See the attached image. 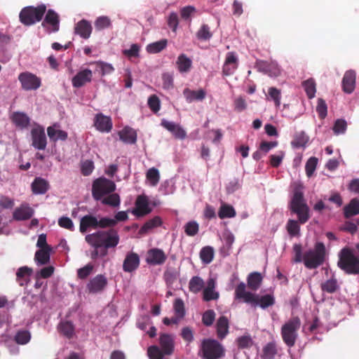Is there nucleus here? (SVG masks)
Segmentation results:
<instances>
[{
    "instance_id": "1",
    "label": "nucleus",
    "mask_w": 359,
    "mask_h": 359,
    "mask_svg": "<svg viewBox=\"0 0 359 359\" xmlns=\"http://www.w3.org/2000/svg\"><path fill=\"white\" fill-rule=\"evenodd\" d=\"M293 251L294 252V262L299 263L303 261L307 269H316L325 262L326 250L323 243H316L314 248L305 252L303 256L300 244H294Z\"/></svg>"
},
{
    "instance_id": "2",
    "label": "nucleus",
    "mask_w": 359,
    "mask_h": 359,
    "mask_svg": "<svg viewBox=\"0 0 359 359\" xmlns=\"http://www.w3.org/2000/svg\"><path fill=\"white\" fill-rule=\"evenodd\" d=\"M85 241L92 247L103 248L107 250L118 245L120 236L118 230L111 228L88 234Z\"/></svg>"
},
{
    "instance_id": "3",
    "label": "nucleus",
    "mask_w": 359,
    "mask_h": 359,
    "mask_svg": "<svg viewBox=\"0 0 359 359\" xmlns=\"http://www.w3.org/2000/svg\"><path fill=\"white\" fill-rule=\"evenodd\" d=\"M289 208L292 213L297 215L298 221L301 224L306 223L310 219V209L304 198L302 184H297L294 187Z\"/></svg>"
},
{
    "instance_id": "4",
    "label": "nucleus",
    "mask_w": 359,
    "mask_h": 359,
    "mask_svg": "<svg viewBox=\"0 0 359 359\" xmlns=\"http://www.w3.org/2000/svg\"><path fill=\"white\" fill-rule=\"evenodd\" d=\"M337 266L346 274H359V257L349 248H344L340 250Z\"/></svg>"
},
{
    "instance_id": "5",
    "label": "nucleus",
    "mask_w": 359,
    "mask_h": 359,
    "mask_svg": "<svg viewBox=\"0 0 359 359\" xmlns=\"http://www.w3.org/2000/svg\"><path fill=\"white\" fill-rule=\"evenodd\" d=\"M46 12V6L43 4L37 6H29L23 8L19 14L20 22L25 26H31L42 20Z\"/></svg>"
},
{
    "instance_id": "6",
    "label": "nucleus",
    "mask_w": 359,
    "mask_h": 359,
    "mask_svg": "<svg viewBox=\"0 0 359 359\" xmlns=\"http://www.w3.org/2000/svg\"><path fill=\"white\" fill-rule=\"evenodd\" d=\"M301 327V320L298 316L290 318L281 327V337L284 343L290 348L294 346L298 338V330Z\"/></svg>"
},
{
    "instance_id": "7",
    "label": "nucleus",
    "mask_w": 359,
    "mask_h": 359,
    "mask_svg": "<svg viewBox=\"0 0 359 359\" xmlns=\"http://www.w3.org/2000/svg\"><path fill=\"white\" fill-rule=\"evenodd\" d=\"M202 359H221L225 355L224 346L216 339H204L200 348Z\"/></svg>"
},
{
    "instance_id": "8",
    "label": "nucleus",
    "mask_w": 359,
    "mask_h": 359,
    "mask_svg": "<svg viewBox=\"0 0 359 359\" xmlns=\"http://www.w3.org/2000/svg\"><path fill=\"white\" fill-rule=\"evenodd\" d=\"M116 189L115 183L105 177H99L93 181L92 195L95 201H100L104 196L114 192Z\"/></svg>"
},
{
    "instance_id": "9",
    "label": "nucleus",
    "mask_w": 359,
    "mask_h": 359,
    "mask_svg": "<svg viewBox=\"0 0 359 359\" xmlns=\"http://www.w3.org/2000/svg\"><path fill=\"white\" fill-rule=\"evenodd\" d=\"M275 304V299L271 294L260 295L248 292V304L252 307H260L265 309Z\"/></svg>"
},
{
    "instance_id": "10",
    "label": "nucleus",
    "mask_w": 359,
    "mask_h": 359,
    "mask_svg": "<svg viewBox=\"0 0 359 359\" xmlns=\"http://www.w3.org/2000/svg\"><path fill=\"white\" fill-rule=\"evenodd\" d=\"M18 80L21 83L22 89L25 90H35L41 85V79L28 72L20 73Z\"/></svg>"
},
{
    "instance_id": "11",
    "label": "nucleus",
    "mask_w": 359,
    "mask_h": 359,
    "mask_svg": "<svg viewBox=\"0 0 359 359\" xmlns=\"http://www.w3.org/2000/svg\"><path fill=\"white\" fill-rule=\"evenodd\" d=\"M41 26L48 33L57 32L60 29V16L58 13L53 9L46 10Z\"/></svg>"
},
{
    "instance_id": "12",
    "label": "nucleus",
    "mask_w": 359,
    "mask_h": 359,
    "mask_svg": "<svg viewBox=\"0 0 359 359\" xmlns=\"http://www.w3.org/2000/svg\"><path fill=\"white\" fill-rule=\"evenodd\" d=\"M32 146L38 150H44L47 145V138L44 128L37 125L31 130Z\"/></svg>"
},
{
    "instance_id": "13",
    "label": "nucleus",
    "mask_w": 359,
    "mask_h": 359,
    "mask_svg": "<svg viewBox=\"0 0 359 359\" xmlns=\"http://www.w3.org/2000/svg\"><path fill=\"white\" fill-rule=\"evenodd\" d=\"M255 67L260 72L271 77H277L281 73V69L277 62L271 61L257 60Z\"/></svg>"
},
{
    "instance_id": "14",
    "label": "nucleus",
    "mask_w": 359,
    "mask_h": 359,
    "mask_svg": "<svg viewBox=\"0 0 359 359\" xmlns=\"http://www.w3.org/2000/svg\"><path fill=\"white\" fill-rule=\"evenodd\" d=\"M107 283V279L104 275H97L87 284V289L90 293H99L104 290Z\"/></svg>"
},
{
    "instance_id": "15",
    "label": "nucleus",
    "mask_w": 359,
    "mask_h": 359,
    "mask_svg": "<svg viewBox=\"0 0 359 359\" xmlns=\"http://www.w3.org/2000/svg\"><path fill=\"white\" fill-rule=\"evenodd\" d=\"M167 259L165 252L158 248H152L147 252L146 262L151 265H161Z\"/></svg>"
},
{
    "instance_id": "16",
    "label": "nucleus",
    "mask_w": 359,
    "mask_h": 359,
    "mask_svg": "<svg viewBox=\"0 0 359 359\" xmlns=\"http://www.w3.org/2000/svg\"><path fill=\"white\" fill-rule=\"evenodd\" d=\"M93 77L92 71L85 69L79 72L72 80V86L75 88H81L86 83L91 81Z\"/></svg>"
},
{
    "instance_id": "17",
    "label": "nucleus",
    "mask_w": 359,
    "mask_h": 359,
    "mask_svg": "<svg viewBox=\"0 0 359 359\" xmlns=\"http://www.w3.org/2000/svg\"><path fill=\"white\" fill-rule=\"evenodd\" d=\"M94 126L100 132L109 133L111 131L113 124L109 116L98 114L95 117Z\"/></svg>"
},
{
    "instance_id": "18",
    "label": "nucleus",
    "mask_w": 359,
    "mask_h": 359,
    "mask_svg": "<svg viewBox=\"0 0 359 359\" xmlns=\"http://www.w3.org/2000/svg\"><path fill=\"white\" fill-rule=\"evenodd\" d=\"M356 74L354 70L350 69L345 72L342 79V89L346 93H351L355 87Z\"/></svg>"
},
{
    "instance_id": "19",
    "label": "nucleus",
    "mask_w": 359,
    "mask_h": 359,
    "mask_svg": "<svg viewBox=\"0 0 359 359\" xmlns=\"http://www.w3.org/2000/svg\"><path fill=\"white\" fill-rule=\"evenodd\" d=\"M140 265V257L135 252H129L126 255L123 264V269L126 272H133L136 270Z\"/></svg>"
},
{
    "instance_id": "20",
    "label": "nucleus",
    "mask_w": 359,
    "mask_h": 359,
    "mask_svg": "<svg viewBox=\"0 0 359 359\" xmlns=\"http://www.w3.org/2000/svg\"><path fill=\"white\" fill-rule=\"evenodd\" d=\"M136 208L133 213L137 217H143L151 212V209L149 206L148 200L145 196H140L135 202Z\"/></svg>"
},
{
    "instance_id": "21",
    "label": "nucleus",
    "mask_w": 359,
    "mask_h": 359,
    "mask_svg": "<svg viewBox=\"0 0 359 359\" xmlns=\"http://www.w3.org/2000/svg\"><path fill=\"white\" fill-rule=\"evenodd\" d=\"M161 126L172 133L177 139L183 140L187 135L186 131L179 124L174 122L162 120Z\"/></svg>"
},
{
    "instance_id": "22",
    "label": "nucleus",
    "mask_w": 359,
    "mask_h": 359,
    "mask_svg": "<svg viewBox=\"0 0 359 359\" xmlns=\"http://www.w3.org/2000/svg\"><path fill=\"white\" fill-rule=\"evenodd\" d=\"M93 27L90 22L84 19L79 21L74 27L75 34L84 39H88L90 36Z\"/></svg>"
},
{
    "instance_id": "23",
    "label": "nucleus",
    "mask_w": 359,
    "mask_h": 359,
    "mask_svg": "<svg viewBox=\"0 0 359 359\" xmlns=\"http://www.w3.org/2000/svg\"><path fill=\"white\" fill-rule=\"evenodd\" d=\"M159 344L161 350L166 355H170L174 352V339L172 335L168 334H161Z\"/></svg>"
},
{
    "instance_id": "24",
    "label": "nucleus",
    "mask_w": 359,
    "mask_h": 359,
    "mask_svg": "<svg viewBox=\"0 0 359 359\" xmlns=\"http://www.w3.org/2000/svg\"><path fill=\"white\" fill-rule=\"evenodd\" d=\"M279 350L275 341H270L263 346L260 357L262 359H275Z\"/></svg>"
},
{
    "instance_id": "25",
    "label": "nucleus",
    "mask_w": 359,
    "mask_h": 359,
    "mask_svg": "<svg viewBox=\"0 0 359 359\" xmlns=\"http://www.w3.org/2000/svg\"><path fill=\"white\" fill-rule=\"evenodd\" d=\"M89 229H97V218L92 215H86L80 219V232L84 233Z\"/></svg>"
},
{
    "instance_id": "26",
    "label": "nucleus",
    "mask_w": 359,
    "mask_h": 359,
    "mask_svg": "<svg viewBox=\"0 0 359 359\" xmlns=\"http://www.w3.org/2000/svg\"><path fill=\"white\" fill-rule=\"evenodd\" d=\"M237 60L233 53L229 52L226 54L222 71L225 76L231 75L234 72L238 66Z\"/></svg>"
},
{
    "instance_id": "27",
    "label": "nucleus",
    "mask_w": 359,
    "mask_h": 359,
    "mask_svg": "<svg viewBox=\"0 0 359 359\" xmlns=\"http://www.w3.org/2000/svg\"><path fill=\"white\" fill-rule=\"evenodd\" d=\"M183 95L187 102L191 103L194 101H202L205 99L206 92L203 89L198 90H191L186 88L183 90Z\"/></svg>"
},
{
    "instance_id": "28",
    "label": "nucleus",
    "mask_w": 359,
    "mask_h": 359,
    "mask_svg": "<svg viewBox=\"0 0 359 359\" xmlns=\"http://www.w3.org/2000/svg\"><path fill=\"white\" fill-rule=\"evenodd\" d=\"M31 188L34 194H44L49 189L50 185L46 180L37 177L32 182Z\"/></svg>"
},
{
    "instance_id": "29",
    "label": "nucleus",
    "mask_w": 359,
    "mask_h": 359,
    "mask_svg": "<svg viewBox=\"0 0 359 359\" xmlns=\"http://www.w3.org/2000/svg\"><path fill=\"white\" fill-rule=\"evenodd\" d=\"M33 214L34 210L32 208L27 205H21L14 210L13 217L17 221H22L30 219Z\"/></svg>"
},
{
    "instance_id": "30",
    "label": "nucleus",
    "mask_w": 359,
    "mask_h": 359,
    "mask_svg": "<svg viewBox=\"0 0 359 359\" xmlns=\"http://www.w3.org/2000/svg\"><path fill=\"white\" fill-rule=\"evenodd\" d=\"M120 140L126 144H135L137 141L136 131L130 127H125L118 133Z\"/></svg>"
},
{
    "instance_id": "31",
    "label": "nucleus",
    "mask_w": 359,
    "mask_h": 359,
    "mask_svg": "<svg viewBox=\"0 0 359 359\" xmlns=\"http://www.w3.org/2000/svg\"><path fill=\"white\" fill-rule=\"evenodd\" d=\"M33 270L27 266L20 267L16 272V281L20 286H24L28 282Z\"/></svg>"
},
{
    "instance_id": "32",
    "label": "nucleus",
    "mask_w": 359,
    "mask_h": 359,
    "mask_svg": "<svg viewBox=\"0 0 359 359\" xmlns=\"http://www.w3.org/2000/svg\"><path fill=\"white\" fill-rule=\"evenodd\" d=\"M57 330L67 339H72L74 335L75 327L72 322L69 320L61 321L57 326Z\"/></svg>"
},
{
    "instance_id": "33",
    "label": "nucleus",
    "mask_w": 359,
    "mask_h": 359,
    "mask_svg": "<svg viewBox=\"0 0 359 359\" xmlns=\"http://www.w3.org/2000/svg\"><path fill=\"white\" fill-rule=\"evenodd\" d=\"M217 335L219 339H223L229 332V320L226 316H221L216 324Z\"/></svg>"
},
{
    "instance_id": "34",
    "label": "nucleus",
    "mask_w": 359,
    "mask_h": 359,
    "mask_svg": "<svg viewBox=\"0 0 359 359\" xmlns=\"http://www.w3.org/2000/svg\"><path fill=\"white\" fill-rule=\"evenodd\" d=\"M359 214V200L356 198L351 200L349 203L344 208V217L348 219Z\"/></svg>"
},
{
    "instance_id": "35",
    "label": "nucleus",
    "mask_w": 359,
    "mask_h": 359,
    "mask_svg": "<svg viewBox=\"0 0 359 359\" xmlns=\"http://www.w3.org/2000/svg\"><path fill=\"white\" fill-rule=\"evenodd\" d=\"M176 65L180 73H187L189 72L191 67L192 61L185 54L182 53L178 56Z\"/></svg>"
},
{
    "instance_id": "36",
    "label": "nucleus",
    "mask_w": 359,
    "mask_h": 359,
    "mask_svg": "<svg viewBox=\"0 0 359 359\" xmlns=\"http://www.w3.org/2000/svg\"><path fill=\"white\" fill-rule=\"evenodd\" d=\"M47 133L50 140L54 142L57 140L65 141L67 139L68 135L66 131L56 130L54 126H49L47 128Z\"/></svg>"
},
{
    "instance_id": "37",
    "label": "nucleus",
    "mask_w": 359,
    "mask_h": 359,
    "mask_svg": "<svg viewBox=\"0 0 359 359\" xmlns=\"http://www.w3.org/2000/svg\"><path fill=\"white\" fill-rule=\"evenodd\" d=\"M12 121L17 126L22 128H27L30 122L28 116L22 112H14L12 116Z\"/></svg>"
},
{
    "instance_id": "38",
    "label": "nucleus",
    "mask_w": 359,
    "mask_h": 359,
    "mask_svg": "<svg viewBox=\"0 0 359 359\" xmlns=\"http://www.w3.org/2000/svg\"><path fill=\"white\" fill-rule=\"evenodd\" d=\"M162 220L160 217L156 216L154 218L148 220L139 230V234L144 235L148 233L151 229L161 226Z\"/></svg>"
},
{
    "instance_id": "39",
    "label": "nucleus",
    "mask_w": 359,
    "mask_h": 359,
    "mask_svg": "<svg viewBox=\"0 0 359 359\" xmlns=\"http://www.w3.org/2000/svg\"><path fill=\"white\" fill-rule=\"evenodd\" d=\"M263 276L259 272H252L248 275V289L257 290L261 285Z\"/></svg>"
},
{
    "instance_id": "40",
    "label": "nucleus",
    "mask_w": 359,
    "mask_h": 359,
    "mask_svg": "<svg viewBox=\"0 0 359 359\" xmlns=\"http://www.w3.org/2000/svg\"><path fill=\"white\" fill-rule=\"evenodd\" d=\"M50 249H40L35 253L34 259L37 265H45L50 261Z\"/></svg>"
},
{
    "instance_id": "41",
    "label": "nucleus",
    "mask_w": 359,
    "mask_h": 359,
    "mask_svg": "<svg viewBox=\"0 0 359 359\" xmlns=\"http://www.w3.org/2000/svg\"><path fill=\"white\" fill-rule=\"evenodd\" d=\"M167 39H161L160 41L149 43L147 46V51L149 53L155 54L160 53L167 46Z\"/></svg>"
},
{
    "instance_id": "42",
    "label": "nucleus",
    "mask_w": 359,
    "mask_h": 359,
    "mask_svg": "<svg viewBox=\"0 0 359 359\" xmlns=\"http://www.w3.org/2000/svg\"><path fill=\"white\" fill-rule=\"evenodd\" d=\"M200 258L203 264H210L214 258V249L210 246L203 247L200 251Z\"/></svg>"
},
{
    "instance_id": "43",
    "label": "nucleus",
    "mask_w": 359,
    "mask_h": 359,
    "mask_svg": "<svg viewBox=\"0 0 359 359\" xmlns=\"http://www.w3.org/2000/svg\"><path fill=\"white\" fill-rule=\"evenodd\" d=\"M102 203L107 205L111 207H118L120 205L121 199L120 196L116 193H111L107 194L106 197H104L100 200Z\"/></svg>"
},
{
    "instance_id": "44",
    "label": "nucleus",
    "mask_w": 359,
    "mask_h": 359,
    "mask_svg": "<svg viewBox=\"0 0 359 359\" xmlns=\"http://www.w3.org/2000/svg\"><path fill=\"white\" fill-rule=\"evenodd\" d=\"M204 281L199 276H194L191 278L189 283V289L193 293L199 292L204 287Z\"/></svg>"
},
{
    "instance_id": "45",
    "label": "nucleus",
    "mask_w": 359,
    "mask_h": 359,
    "mask_svg": "<svg viewBox=\"0 0 359 359\" xmlns=\"http://www.w3.org/2000/svg\"><path fill=\"white\" fill-rule=\"evenodd\" d=\"M236 215L234 208L229 205L222 204L219 210L218 216L220 219L231 218Z\"/></svg>"
},
{
    "instance_id": "46",
    "label": "nucleus",
    "mask_w": 359,
    "mask_h": 359,
    "mask_svg": "<svg viewBox=\"0 0 359 359\" xmlns=\"http://www.w3.org/2000/svg\"><path fill=\"white\" fill-rule=\"evenodd\" d=\"M320 287L323 292L332 294L338 290L339 286L337 279L332 278L323 283L320 285Z\"/></svg>"
},
{
    "instance_id": "47",
    "label": "nucleus",
    "mask_w": 359,
    "mask_h": 359,
    "mask_svg": "<svg viewBox=\"0 0 359 359\" xmlns=\"http://www.w3.org/2000/svg\"><path fill=\"white\" fill-rule=\"evenodd\" d=\"M302 86L304 87L306 93L309 99H312L315 97L316 88V83L313 79H309L306 81H304L302 83Z\"/></svg>"
},
{
    "instance_id": "48",
    "label": "nucleus",
    "mask_w": 359,
    "mask_h": 359,
    "mask_svg": "<svg viewBox=\"0 0 359 359\" xmlns=\"http://www.w3.org/2000/svg\"><path fill=\"white\" fill-rule=\"evenodd\" d=\"M299 222L294 219H289L286 225V229L290 236H297L299 235L300 226Z\"/></svg>"
},
{
    "instance_id": "49",
    "label": "nucleus",
    "mask_w": 359,
    "mask_h": 359,
    "mask_svg": "<svg viewBox=\"0 0 359 359\" xmlns=\"http://www.w3.org/2000/svg\"><path fill=\"white\" fill-rule=\"evenodd\" d=\"M94 25L95 29L100 31L111 27V21L107 16H100L95 20Z\"/></svg>"
},
{
    "instance_id": "50",
    "label": "nucleus",
    "mask_w": 359,
    "mask_h": 359,
    "mask_svg": "<svg viewBox=\"0 0 359 359\" xmlns=\"http://www.w3.org/2000/svg\"><path fill=\"white\" fill-rule=\"evenodd\" d=\"M173 309L175 316L182 320L186 314L185 306L183 300L180 298L176 299L173 304Z\"/></svg>"
},
{
    "instance_id": "51",
    "label": "nucleus",
    "mask_w": 359,
    "mask_h": 359,
    "mask_svg": "<svg viewBox=\"0 0 359 359\" xmlns=\"http://www.w3.org/2000/svg\"><path fill=\"white\" fill-rule=\"evenodd\" d=\"M31 339L30 332L27 330H20L15 335V341L20 345L27 344Z\"/></svg>"
},
{
    "instance_id": "52",
    "label": "nucleus",
    "mask_w": 359,
    "mask_h": 359,
    "mask_svg": "<svg viewBox=\"0 0 359 359\" xmlns=\"http://www.w3.org/2000/svg\"><path fill=\"white\" fill-rule=\"evenodd\" d=\"M147 355L149 359H163L166 355L158 346H151L147 349Z\"/></svg>"
},
{
    "instance_id": "53",
    "label": "nucleus",
    "mask_w": 359,
    "mask_h": 359,
    "mask_svg": "<svg viewBox=\"0 0 359 359\" xmlns=\"http://www.w3.org/2000/svg\"><path fill=\"white\" fill-rule=\"evenodd\" d=\"M212 36L210 27L208 25H203L196 33V36L200 40H209Z\"/></svg>"
},
{
    "instance_id": "54",
    "label": "nucleus",
    "mask_w": 359,
    "mask_h": 359,
    "mask_svg": "<svg viewBox=\"0 0 359 359\" xmlns=\"http://www.w3.org/2000/svg\"><path fill=\"white\" fill-rule=\"evenodd\" d=\"M235 298L242 302H247V291L245 285L241 283L235 290Z\"/></svg>"
},
{
    "instance_id": "55",
    "label": "nucleus",
    "mask_w": 359,
    "mask_h": 359,
    "mask_svg": "<svg viewBox=\"0 0 359 359\" xmlns=\"http://www.w3.org/2000/svg\"><path fill=\"white\" fill-rule=\"evenodd\" d=\"M95 168L94 163L91 160H86L81 163V172L83 176L90 175Z\"/></svg>"
},
{
    "instance_id": "56",
    "label": "nucleus",
    "mask_w": 359,
    "mask_h": 359,
    "mask_svg": "<svg viewBox=\"0 0 359 359\" xmlns=\"http://www.w3.org/2000/svg\"><path fill=\"white\" fill-rule=\"evenodd\" d=\"M269 97L274 102L276 107L280 104L281 92L275 87H270L268 89Z\"/></svg>"
},
{
    "instance_id": "57",
    "label": "nucleus",
    "mask_w": 359,
    "mask_h": 359,
    "mask_svg": "<svg viewBox=\"0 0 359 359\" xmlns=\"http://www.w3.org/2000/svg\"><path fill=\"white\" fill-rule=\"evenodd\" d=\"M147 179L151 182L153 186H156L160 179L158 170L155 168H151L147 172Z\"/></svg>"
},
{
    "instance_id": "58",
    "label": "nucleus",
    "mask_w": 359,
    "mask_h": 359,
    "mask_svg": "<svg viewBox=\"0 0 359 359\" xmlns=\"http://www.w3.org/2000/svg\"><path fill=\"white\" fill-rule=\"evenodd\" d=\"M148 106L149 109L154 112L157 113L161 108V102L159 98L156 95H151L148 99Z\"/></svg>"
},
{
    "instance_id": "59",
    "label": "nucleus",
    "mask_w": 359,
    "mask_h": 359,
    "mask_svg": "<svg viewBox=\"0 0 359 359\" xmlns=\"http://www.w3.org/2000/svg\"><path fill=\"white\" fill-rule=\"evenodd\" d=\"M198 224L195 221L187 222L184 226V231L187 236H194L198 232Z\"/></svg>"
},
{
    "instance_id": "60",
    "label": "nucleus",
    "mask_w": 359,
    "mask_h": 359,
    "mask_svg": "<svg viewBox=\"0 0 359 359\" xmlns=\"http://www.w3.org/2000/svg\"><path fill=\"white\" fill-rule=\"evenodd\" d=\"M318 163V158L316 157H311L307 161L306 165H305V170L306 175L310 177L313 174L314 171L316 170V166Z\"/></svg>"
},
{
    "instance_id": "61",
    "label": "nucleus",
    "mask_w": 359,
    "mask_h": 359,
    "mask_svg": "<svg viewBox=\"0 0 359 359\" xmlns=\"http://www.w3.org/2000/svg\"><path fill=\"white\" fill-rule=\"evenodd\" d=\"M95 64L97 66V70L100 72L102 76L109 74L114 70V68L110 64L104 62H97Z\"/></svg>"
},
{
    "instance_id": "62",
    "label": "nucleus",
    "mask_w": 359,
    "mask_h": 359,
    "mask_svg": "<svg viewBox=\"0 0 359 359\" xmlns=\"http://www.w3.org/2000/svg\"><path fill=\"white\" fill-rule=\"evenodd\" d=\"M116 226V222L113 219V218H109L107 217H101L100 219H97V228L101 229H107V228H113Z\"/></svg>"
},
{
    "instance_id": "63",
    "label": "nucleus",
    "mask_w": 359,
    "mask_h": 359,
    "mask_svg": "<svg viewBox=\"0 0 359 359\" xmlns=\"http://www.w3.org/2000/svg\"><path fill=\"white\" fill-rule=\"evenodd\" d=\"M316 111L318 112V116L321 119H324L327 116V107L324 100L319 98L318 100V104L316 107Z\"/></svg>"
},
{
    "instance_id": "64",
    "label": "nucleus",
    "mask_w": 359,
    "mask_h": 359,
    "mask_svg": "<svg viewBox=\"0 0 359 359\" xmlns=\"http://www.w3.org/2000/svg\"><path fill=\"white\" fill-rule=\"evenodd\" d=\"M215 318V313L213 310H208L203 314L202 322L206 326L212 325Z\"/></svg>"
}]
</instances>
